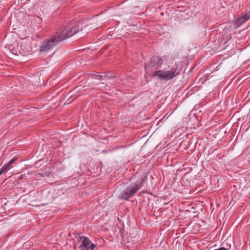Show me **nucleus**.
Listing matches in <instances>:
<instances>
[{
  "mask_svg": "<svg viewBox=\"0 0 250 250\" xmlns=\"http://www.w3.org/2000/svg\"><path fill=\"white\" fill-rule=\"evenodd\" d=\"M78 242L81 243L79 249L81 250H92L95 247L94 244L87 237L82 236L78 240Z\"/></svg>",
  "mask_w": 250,
  "mask_h": 250,
  "instance_id": "nucleus-6",
  "label": "nucleus"
},
{
  "mask_svg": "<svg viewBox=\"0 0 250 250\" xmlns=\"http://www.w3.org/2000/svg\"><path fill=\"white\" fill-rule=\"evenodd\" d=\"M231 246L229 245V248H224V247H221L218 249H215L214 250H229Z\"/></svg>",
  "mask_w": 250,
  "mask_h": 250,
  "instance_id": "nucleus-9",
  "label": "nucleus"
},
{
  "mask_svg": "<svg viewBox=\"0 0 250 250\" xmlns=\"http://www.w3.org/2000/svg\"><path fill=\"white\" fill-rule=\"evenodd\" d=\"M8 168L6 167L5 165H4L0 169V171L2 172V173H3L5 171H6Z\"/></svg>",
  "mask_w": 250,
  "mask_h": 250,
  "instance_id": "nucleus-10",
  "label": "nucleus"
},
{
  "mask_svg": "<svg viewBox=\"0 0 250 250\" xmlns=\"http://www.w3.org/2000/svg\"><path fill=\"white\" fill-rule=\"evenodd\" d=\"M8 168L6 167L5 165H4L0 169V171L2 172V173H3L5 171H6Z\"/></svg>",
  "mask_w": 250,
  "mask_h": 250,
  "instance_id": "nucleus-11",
  "label": "nucleus"
},
{
  "mask_svg": "<svg viewBox=\"0 0 250 250\" xmlns=\"http://www.w3.org/2000/svg\"><path fill=\"white\" fill-rule=\"evenodd\" d=\"M16 160V158L11 159L9 162L4 165L5 167L8 168Z\"/></svg>",
  "mask_w": 250,
  "mask_h": 250,
  "instance_id": "nucleus-8",
  "label": "nucleus"
},
{
  "mask_svg": "<svg viewBox=\"0 0 250 250\" xmlns=\"http://www.w3.org/2000/svg\"><path fill=\"white\" fill-rule=\"evenodd\" d=\"M78 30L79 27L78 25H75L69 29L62 27L49 40L42 43L40 47V50L42 52H47L50 50L59 42L71 37L76 34Z\"/></svg>",
  "mask_w": 250,
  "mask_h": 250,
  "instance_id": "nucleus-1",
  "label": "nucleus"
},
{
  "mask_svg": "<svg viewBox=\"0 0 250 250\" xmlns=\"http://www.w3.org/2000/svg\"><path fill=\"white\" fill-rule=\"evenodd\" d=\"M9 50L11 53L14 55H19L20 54L22 56H25L31 51L32 47L28 42L22 41L19 43L17 49L11 46Z\"/></svg>",
  "mask_w": 250,
  "mask_h": 250,
  "instance_id": "nucleus-4",
  "label": "nucleus"
},
{
  "mask_svg": "<svg viewBox=\"0 0 250 250\" xmlns=\"http://www.w3.org/2000/svg\"><path fill=\"white\" fill-rule=\"evenodd\" d=\"M250 19V11L243 13L241 17L236 19L234 21V25L236 27H239L243 23L245 22L246 21Z\"/></svg>",
  "mask_w": 250,
  "mask_h": 250,
  "instance_id": "nucleus-7",
  "label": "nucleus"
},
{
  "mask_svg": "<svg viewBox=\"0 0 250 250\" xmlns=\"http://www.w3.org/2000/svg\"><path fill=\"white\" fill-rule=\"evenodd\" d=\"M146 176L142 177L139 182L130 184L120 194V197L127 200L134 195L135 192L144 185Z\"/></svg>",
  "mask_w": 250,
  "mask_h": 250,
  "instance_id": "nucleus-2",
  "label": "nucleus"
},
{
  "mask_svg": "<svg viewBox=\"0 0 250 250\" xmlns=\"http://www.w3.org/2000/svg\"><path fill=\"white\" fill-rule=\"evenodd\" d=\"M180 74L177 67H173L169 70H158L154 72L153 76L157 77L158 79L169 81Z\"/></svg>",
  "mask_w": 250,
  "mask_h": 250,
  "instance_id": "nucleus-3",
  "label": "nucleus"
},
{
  "mask_svg": "<svg viewBox=\"0 0 250 250\" xmlns=\"http://www.w3.org/2000/svg\"><path fill=\"white\" fill-rule=\"evenodd\" d=\"M2 174V172H0V175L1 174Z\"/></svg>",
  "mask_w": 250,
  "mask_h": 250,
  "instance_id": "nucleus-12",
  "label": "nucleus"
},
{
  "mask_svg": "<svg viewBox=\"0 0 250 250\" xmlns=\"http://www.w3.org/2000/svg\"><path fill=\"white\" fill-rule=\"evenodd\" d=\"M163 63L162 59L157 56L152 57L149 62L145 66V69L146 70L147 72L148 70L156 69L159 68Z\"/></svg>",
  "mask_w": 250,
  "mask_h": 250,
  "instance_id": "nucleus-5",
  "label": "nucleus"
}]
</instances>
